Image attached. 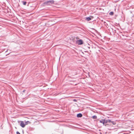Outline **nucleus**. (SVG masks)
Wrapping results in <instances>:
<instances>
[{"label":"nucleus","instance_id":"f03ea898","mask_svg":"<svg viewBox=\"0 0 134 134\" xmlns=\"http://www.w3.org/2000/svg\"><path fill=\"white\" fill-rule=\"evenodd\" d=\"M76 43L79 45H81L83 44V42L82 40H77L76 41Z\"/></svg>","mask_w":134,"mask_h":134},{"label":"nucleus","instance_id":"423d86ee","mask_svg":"<svg viewBox=\"0 0 134 134\" xmlns=\"http://www.w3.org/2000/svg\"><path fill=\"white\" fill-rule=\"evenodd\" d=\"M104 124L103 125H104L105 124H106L108 122V120H105V119H104Z\"/></svg>","mask_w":134,"mask_h":134},{"label":"nucleus","instance_id":"2eb2a0df","mask_svg":"<svg viewBox=\"0 0 134 134\" xmlns=\"http://www.w3.org/2000/svg\"><path fill=\"white\" fill-rule=\"evenodd\" d=\"M25 91H26V90H24L23 91V92H25Z\"/></svg>","mask_w":134,"mask_h":134},{"label":"nucleus","instance_id":"f257e3e1","mask_svg":"<svg viewBox=\"0 0 134 134\" xmlns=\"http://www.w3.org/2000/svg\"><path fill=\"white\" fill-rule=\"evenodd\" d=\"M54 2V1L53 0L49 1H47L45 2V3L48 4L50 5L51 4H53Z\"/></svg>","mask_w":134,"mask_h":134},{"label":"nucleus","instance_id":"ddd939ff","mask_svg":"<svg viewBox=\"0 0 134 134\" xmlns=\"http://www.w3.org/2000/svg\"><path fill=\"white\" fill-rule=\"evenodd\" d=\"M111 121H111L109 120H108V122L111 123Z\"/></svg>","mask_w":134,"mask_h":134},{"label":"nucleus","instance_id":"f8f14e48","mask_svg":"<svg viewBox=\"0 0 134 134\" xmlns=\"http://www.w3.org/2000/svg\"><path fill=\"white\" fill-rule=\"evenodd\" d=\"M111 123H112L113 125H115L116 124V123L114 121H111Z\"/></svg>","mask_w":134,"mask_h":134},{"label":"nucleus","instance_id":"dca6fc26","mask_svg":"<svg viewBox=\"0 0 134 134\" xmlns=\"http://www.w3.org/2000/svg\"><path fill=\"white\" fill-rule=\"evenodd\" d=\"M73 100H74V101H75V102H76V100L75 99H74Z\"/></svg>","mask_w":134,"mask_h":134},{"label":"nucleus","instance_id":"39448f33","mask_svg":"<svg viewBox=\"0 0 134 134\" xmlns=\"http://www.w3.org/2000/svg\"><path fill=\"white\" fill-rule=\"evenodd\" d=\"M99 122H100L103 124H104V120L103 119H101L99 120Z\"/></svg>","mask_w":134,"mask_h":134},{"label":"nucleus","instance_id":"9b49d317","mask_svg":"<svg viewBox=\"0 0 134 134\" xmlns=\"http://www.w3.org/2000/svg\"><path fill=\"white\" fill-rule=\"evenodd\" d=\"M22 3H23V4L24 5H26V2L25 1H23L22 2Z\"/></svg>","mask_w":134,"mask_h":134},{"label":"nucleus","instance_id":"0eeeda50","mask_svg":"<svg viewBox=\"0 0 134 134\" xmlns=\"http://www.w3.org/2000/svg\"><path fill=\"white\" fill-rule=\"evenodd\" d=\"M91 18L89 17H88L86 18V20L88 21H89L91 20Z\"/></svg>","mask_w":134,"mask_h":134},{"label":"nucleus","instance_id":"9d476101","mask_svg":"<svg viewBox=\"0 0 134 134\" xmlns=\"http://www.w3.org/2000/svg\"><path fill=\"white\" fill-rule=\"evenodd\" d=\"M29 123H30V122L28 121H27L25 122V125H27Z\"/></svg>","mask_w":134,"mask_h":134},{"label":"nucleus","instance_id":"6e6552de","mask_svg":"<svg viewBox=\"0 0 134 134\" xmlns=\"http://www.w3.org/2000/svg\"><path fill=\"white\" fill-rule=\"evenodd\" d=\"M109 14L111 15H113L114 13L113 12H111L109 13Z\"/></svg>","mask_w":134,"mask_h":134},{"label":"nucleus","instance_id":"4468645a","mask_svg":"<svg viewBox=\"0 0 134 134\" xmlns=\"http://www.w3.org/2000/svg\"><path fill=\"white\" fill-rule=\"evenodd\" d=\"M16 134H20V133L18 131H17L16 132Z\"/></svg>","mask_w":134,"mask_h":134},{"label":"nucleus","instance_id":"7ed1b4c3","mask_svg":"<svg viewBox=\"0 0 134 134\" xmlns=\"http://www.w3.org/2000/svg\"><path fill=\"white\" fill-rule=\"evenodd\" d=\"M23 121H21L20 123V126L22 127H24L25 125Z\"/></svg>","mask_w":134,"mask_h":134},{"label":"nucleus","instance_id":"1a4fd4ad","mask_svg":"<svg viewBox=\"0 0 134 134\" xmlns=\"http://www.w3.org/2000/svg\"><path fill=\"white\" fill-rule=\"evenodd\" d=\"M92 118L94 119H96L97 118V116L96 115H94L92 116Z\"/></svg>","mask_w":134,"mask_h":134},{"label":"nucleus","instance_id":"20e7f679","mask_svg":"<svg viewBox=\"0 0 134 134\" xmlns=\"http://www.w3.org/2000/svg\"><path fill=\"white\" fill-rule=\"evenodd\" d=\"M82 115L81 113H80L77 114V116L78 118H80L82 116Z\"/></svg>","mask_w":134,"mask_h":134}]
</instances>
